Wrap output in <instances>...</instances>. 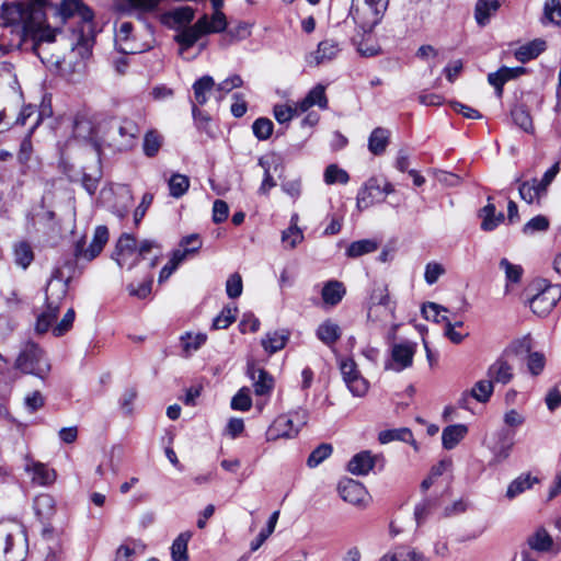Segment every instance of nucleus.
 I'll return each instance as SVG.
<instances>
[{
  "label": "nucleus",
  "instance_id": "nucleus-1",
  "mask_svg": "<svg viewBox=\"0 0 561 561\" xmlns=\"http://www.w3.org/2000/svg\"><path fill=\"white\" fill-rule=\"evenodd\" d=\"M53 11L62 22L72 18L78 19L79 25L73 30L75 43L72 44V49L81 58L89 57L95 38L93 11L81 0H62L59 8L53 9Z\"/></svg>",
  "mask_w": 561,
  "mask_h": 561
},
{
  "label": "nucleus",
  "instance_id": "nucleus-2",
  "mask_svg": "<svg viewBox=\"0 0 561 561\" xmlns=\"http://www.w3.org/2000/svg\"><path fill=\"white\" fill-rule=\"evenodd\" d=\"M0 26H10L20 43L35 51V0H14L0 7Z\"/></svg>",
  "mask_w": 561,
  "mask_h": 561
},
{
  "label": "nucleus",
  "instance_id": "nucleus-3",
  "mask_svg": "<svg viewBox=\"0 0 561 561\" xmlns=\"http://www.w3.org/2000/svg\"><path fill=\"white\" fill-rule=\"evenodd\" d=\"M102 137L100 140L114 151L131 149L137 141L139 128L128 118L110 119L100 126Z\"/></svg>",
  "mask_w": 561,
  "mask_h": 561
},
{
  "label": "nucleus",
  "instance_id": "nucleus-4",
  "mask_svg": "<svg viewBox=\"0 0 561 561\" xmlns=\"http://www.w3.org/2000/svg\"><path fill=\"white\" fill-rule=\"evenodd\" d=\"M27 537L15 523L0 524V561H24L27 554Z\"/></svg>",
  "mask_w": 561,
  "mask_h": 561
},
{
  "label": "nucleus",
  "instance_id": "nucleus-5",
  "mask_svg": "<svg viewBox=\"0 0 561 561\" xmlns=\"http://www.w3.org/2000/svg\"><path fill=\"white\" fill-rule=\"evenodd\" d=\"M60 294L61 295L54 300H50L47 297L45 309L39 316H37V334L45 333L50 330L54 336L59 337L66 334L72 328L76 318V312L72 308L67 310L58 323H55L59 313L60 301L65 295V290L61 289Z\"/></svg>",
  "mask_w": 561,
  "mask_h": 561
},
{
  "label": "nucleus",
  "instance_id": "nucleus-6",
  "mask_svg": "<svg viewBox=\"0 0 561 561\" xmlns=\"http://www.w3.org/2000/svg\"><path fill=\"white\" fill-rule=\"evenodd\" d=\"M389 0H352L350 15L364 32H370L382 19Z\"/></svg>",
  "mask_w": 561,
  "mask_h": 561
},
{
  "label": "nucleus",
  "instance_id": "nucleus-7",
  "mask_svg": "<svg viewBox=\"0 0 561 561\" xmlns=\"http://www.w3.org/2000/svg\"><path fill=\"white\" fill-rule=\"evenodd\" d=\"M394 318L396 302L390 299L387 285H376L370 294L368 319L371 321H388Z\"/></svg>",
  "mask_w": 561,
  "mask_h": 561
},
{
  "label": "nucleus",
  "instance_id": "nucleus-8",
  "mask_svg": "<svg viewBox=\"0 0 561 561\" xmlns=\"http://www.w3.org/2000/svg\"><path fill=\"white\" fill-rule=\"evenodd\" d=\"M539 291L529 299V307L534 313L545 317L556 307L561 299V286L546 284V280L538 283Z\"/></svg>",
  "mask_w": 561,
  "mask_h": 561
},
{
  "label": "nucleus",
  "instance_id": "nucleus-9",
  "mask_svg": "<svg viewBox=\"0 0 561 561\" xmlns=\"http://www.w3.org/2000/svg\"><path fill=\"white\" fill-rule=\"evenodd\" d=\"M340 371L343 381L354 397H364L367 393L369 383L358 370L354 359H342L340 362Z\"/></svg>",
  "mask_w": 561,
  "mask_h": 561
},
{
  "label": "nucleus",
  "instance_id": "nucleus-10",
  "mask_svg": "<svg viewBox=\"0 0 561 561\" xmlns=\"http://www.w3.org/2000/svg\"><path fill=\"white\" fill-rule=\"evenodd\" d=\"M337 491L343 501L365 508L369 504V494L363 483L354 479H343L339 482Z\"/></svg>",
  "mask_w": 561,
  "mask_h": 561
},
{
  "label": "nucleus",
  "instance_id": "nucleus-11",
  "mask_svg": "<svg viewBox=\"0 0 561 561\" xmlns=\"http://www.w3.org/2000/svg\"><path fill=\"white\" fill-rule=\"evenodd\" d=\"M416 344L412 342L397 343L391 348V360L386 363L385 369L397 373L411 367L415 354Z\"/></svg>",
  "mask_w": 561,
  "mask_h": 561
},
{
  "label": "nucleus",
  "instance_id": "nucleus-12",
  "mask_svg": "<svg viewBox=\"0 0 561 561\" xmlns=\"http://www.w3.org/2000/svg\"><path fill=\"white\" fill-rule=\"evenodd\" d=\"M108 236L110 233L106 226H98L94 230L92 241L87 249L83 248L82 241L77 242L75 249L76 257L84 259L87 261L94 260L107 243Z\"/></svg>",
  "mask_w": 561,
  "mask_h": 561
},
{
  "label": "nucleus",
  "instance_id": "nucleus-13",
  "mask_svg": "<svg viewBox=\"0 0 561 561\" xmlns=\"http://www.w3.org/2000/svg\"><path fill=\"white\" fill-rule=\"evenodd\" d=\"M38 551L43 561H58L61 554L60 534L54 528L45 527L42 531Z\"/></svg>",
  "mask_w": 561,
  "mask_h": 561
},
{
  "label": "nucleus",
  "instance_id": "nucleus-14",
  "mask_svg": "<svg viewBox=\"0 0 561 561\" xmlns=\"http://www.w3.org/2000/svg\"><path fill=\"white\" fill-rule=\"evenodd\" d=\"M381 198V180L373 176L368 179L359 188L356 196V205L359 210L366 209L375 203L382 202Z\"/></svg>",
  "mask_w": 561,
  "mask_h": 561
},
{
  "label": "nucleus",
  "instance_id": "nucleus-15",
  "mask_svg": "<svg viewBox=\"0 0 561 561\" xmlns=\"http://www.w3.org/2000/svg\"><path fill=\"white\" fill-rule=\"evenodd\" d=\"M42 208L43 211L37 214V218H39L41 225L43 226V242L48 245H55L61 237V226L56 219L54 210L45 209L44 206Z\"/></svg>",
  "mask_w": 561,
  "mask_h": 561
},
{
  "label": "nucleus",
  "instance_id": "nucleus-16",
  "mask_svg": "<svg viewBox=\"0 0 561 561\" xmlns=\"http://www.w3.org/2000/svg\"><path fill=\"white\" fill-rule=\"evenodd\" d=\"M299 432V426L294 423L290 415H279L266 431V440L274 442L278 438H291Z\"/></svg>",
  "mask_w": 561,
  "mask_h": 561
},
{
  "label": "nucleus",
  "instance_id": "nucleus-17",
  "mask_svg": "<svg viewBox=\"0 0 561 561\" xmlns=\"http://www.w3.org/2000/svg\"><path fill=\"white\" fill-rule=\"evenodd\" d=\"M381 459L380 455H373L369 450H364L351 458L347 470L355 476H366Z\"/></svg>",
  "mask_w": 561,
  "mask_h": 561
},
{
  "label": "nucleus",
  "instance_id": "nucleus-18",
  "mask_svg": "<svg viewBox=\"0 0 561 561\" xmlns=\"http://www.w3.org/2000/svg\"><path fill=\"white\" fill-rule=\"evenodd\" d=\"M312 106H318L321 110L328 108V98L325 95L324 85H314L301 101L297 102V108L301 113L307 112Z\"/></svg>",
  "mask_w": 561,
  "mask_h": 561
},
{
  "label": "nucleus",
  "instance_id": "nucleus-19",
  "mask_svg": "<svg viewBox=\"0 0 561 561\" xmlns=\"http://www.w3.org/2000/svg\"><path fill=\"white\" fill-rule=\"evenodd\" d=\"M248 374L254 382V391L257 396L270 394L274 387V379L267 371L262 368H256L254 365H250Z\"/></svg>",
  "mask_w": 561,
  "mask_h": 561
},
{
  "label": "nucleus",
  "instance_id": "nucleus-20",
  "mask_svg": "<svg viewBox=\"0 0 561 561\" xmlns=\"http://www.w3.org/2000/svg\"><path fill=\"white\" fill-rule=\"evenodd\" d=\"M205 19H198L194 25L184 28L175 36V41L181 45L182 49L192 47L202 36L206 35Z\"/></svg>",
  "mask_w": 561,
  "mask_h": 561
},
{
  "label": "nucleus",
  "instance_id": "nucleus-21",
  "mask_svg": "<svg viewBox=\"0 0 561 561\" xmlns=\"http://www.w3.org/2000/svg\"><path fill=\"white\" fill-rule=\"evenodd\" d=\"M524 71V68L520 67H502L497 71L489 73L488 81L491 85L495 88V93L497 98H501L503 94V85L505 84V82L518 77Z\"/></svg>",
  "mask_w": 561,
  "mask_h": 561
},
{
  "label": "nucleus",
  "instance_id": "nucleus-22",
  "mask_svg": "<svg viewBox=\"0 0 561 561\" xmlns=\"http://www.w3.org/2000/svg\"><path fill=\"white\" fill-rule=\"evenodd\" d=\"M500 8V0H477L474 5V20L477 24L481 27L486 26Z\"/></svg>",
  "mask_w": 561,
  "mask_h": 561
},
{
  "label": "nucleus",
  "instance_id": "nucleus-23",
  "mask_svg": "<svg viewBox=\"0 0 561 561\" xmlns=\"http://www.w3.org/2000/svg\"><path fill=\"white\" fill-rule=\"evenodd\" d=\"M488 377L492 382L507 385L514 377L513 367L505 359V356L497 358L488 369Z\"/></svg>",
  "mask_w": 561,
  "mask_h": 561
},
{
  "label": "nucleus",
  "instance_id": "nucleus-24",
  "mask_svg": "<svg viewBox=\"0 0 561 561\" xmlns=\"http://www.w3.org/2000/svg\"><path fill=\"white\" fill-rule=\"evenodd\" d=\"M194 101L196 105H204L209 99L210 94L216 95V87L213 77L203 76L197 79L193 84Z\"/></svg>",
  "mask_w": 561,
  "mask_h": 561
},
{
  "label": "nucleus",
  "instance_id": "nucleus-25",
  "mask_svg": "<svg viewBox=\"0 0 561 561\" xmlns=\"http://www.w3.org/2000/svg\"><path fill=\"white\" fill-rule=\"evenodd\" d=\"M479 217L481 218V229L484 231L494 230L504 220V214L496 213L495 205L490 196L488 197V204L480 209Z\"/></svg>",
  "mask_w": 561,
  "mask_h": 561
},
{
  "label": "nucleus",
  "instance_id": "nucleus-26",
  "mask_svg": "<svg viewBox=\"0 0 561 561\" xmlns=\"http://www.w3.org/2000/svg\"><path fill=\"white\" fill-rule=\"evenodd\" d=\"M342 330L337 323L328 319L319 324L316 336L327 346H333L341 337Z\"/></svg>",
  "mask_w": 561,
  "mask_h": 561
},
{
  "label": "nucleus",
  "instance_id": "nucleus-27",
  "mask_svg": "<svg viewBox=\"0 0 561 561\" xmlns=\"http://www.w3.org/2000/svg\"><path fill=\"white\" fill-rule=\"evenodd\" d=\"M379 561H425V556L414 548L400 546L383 554Z\"/></svg>",
  "mask_w": 561,
  "mask_h": 561
},
{
  "label": "nucleus",
  "instance_id": "nucleus-28",
  "mask_svg": "<svg viewBox=\"0 0 561 561\" xmlns=\"http://www.w3.org/2000/svg\"><path fill=\"white\" fill-rule=\"evenodd\" d=\"M527 545L530 550L537 552H548L554 547L552 537L543 527H539L534 534L528 536Z\"/></svg>",
  "mask_w": 561,
  "mask_h": 561
},
{
  "label": "nucleus",
  "instance_id": "nucleus-29",
  "mask_svg": "<svg viewBox=\"0 0 561 561\" xmlns=\"http://www.w3.org/2000/svg\"><path fill=\"white\" fill-rule=\"evenodd\" d=\"M468 427L465 424H454L445 427L442 433V443L445 449L455 448L467 435Z\"/></svg>",
  "mask_w": 561,
  "mask_h": 561
},
{
  "label": "nucleus",
  "instance_id": "nucleus-30",
  "mask_svg": "<svg viewBox=\"0 0 561 561\" xmlns=\"http://www.w3.org/2000/svg\"><path fill=\"white\" fill-rule=\"evenodd\" d=\"M346 289L339 280H329L324 284L321 296L323 302L330 306L337 305L344 297Z\"/></svg>",
  "mask_w": 561,
  "mask_h": 561
},
{
  "label": "nucleus",
  "instance_id": "nucleus-31",
  "mask_svg": "<svg viewBox=\"0 0 561 561\" xmlns=\"http://www.w3.org/2000/svg\"><path fill=\"white\" fill-rule=\"evenodd\" d=\"M73 135L77 138L96 140L93 123L85 113H78L75 116Z\"/></svg>",
  "mask_w": 561,
  "mask_h": 561
},
{
  "label": "nucleus",
  "instance_id": "nucleus-32",
  "mask_svg": "<svg viewBox=\"0 0 561 561\" xmlns=\"http://www.w3.org/2000/svg\"><path fill=\"white\" fill-rule=\"evenodd\" d=\"M546 49V42L543 39H534L515 51V57L520 62H527L538 57Z\"/></svg>",
  "mask_w": 561,
  "mask_h": 561
},
{
  "label": "nucleus",
  "instance_id": "nucleus-33",
  "mask_svg": "<svg viewBox=\"0 0 561 561\" xmlns=\"http://www.w3.org/2000/svg\"><path fill=\"white\" fill-rule=\"evenodd\" d=\"M390 133L382 127L375 128L368 139V149L371 153L379 156L385 152L389 144Z\"/></svg>",
  "mask_w": 561,
  "mask_h": 561
},
{
  "label": "nucleus",
  "instance_id": "nucleus-34",
  "mask_svg": "<svg viewBox=\"0 0 561 561\" xmlns=\"http://www.w3.org/2000/svg\"><path fill=\"white\" fill-rule=\"evenodd\" d=\"M288 339L289 333L285 330L270 332L262 340V346L270 354H274L285 347Z\"/></svg>",
  "mask_w": 561,
  "mask_h": 561
},
{
  "label": "nucleus",
  "instance_id": "nucleus-35",
  "mask_svg": "<svg viewBox=\"0 0 561 561\" xmlns=\"http://www.w3.org/2000/svg\"><path fill=\"white\" fill-rule=\"evenodd\" d=\"M340 50V44L334 39H324L320 42L314 53L316 64L319 65L324 61L332 60L337 56Z\"/></svg>",
  "mask_w": 561,
  "mask_h": 561
},
{
  "label": "nucleus",
  "instance_id": "nucleus-36",
  "mask_svg": "<svg viewBox=\"0 0 561 561\" xmlns=\"http://www.w3.org/2000/svg\"><path fill=\"white\" fill-rule=\"evenodd\" d=\"M137 254L139 259H149V267L153 268L157 265L159 257L161 256V251L156 241L146 239L142 240L137 248Z\"/></svg>",
  "mask_w": 561,
  "mask_h": 561
},
{
  "label": "nucleus",
  "instance_id": "nucleus-37",
  "mask_svg": "<svg viewBox=\"0 0 561 561\" xmlns=\"http://www.w3.org/2000/svg\"><path fill=\"white\" fill-rule=\"evenodd\" d=\"M536 482H538L536 477H531L529 473L522 474L510 483L506 491V496L512 500L526 490L530 489Z\"/></svg>",
  "mask_w": 561,
  "mask_h": 561
},
{
  "label": "nucleus",
  "instance_id": "nucleus-38",
  "mask_svg": "<svg viewBox=\"0 0 561 561\" xmlns=\"http://www.w3.org/2000/svg\"><path fill=\"white\" fill-rule=\"evenodd\" d=\"M542 24L561 25V1L560 0H545L543 14L541 19Z\"/></svg>",
  "mask_w": 561,
  "mask_h": 561
},
{
  "label": "nucleus",
  "instance_id": "nucleus-39",
  "mask_svg": "<svg viewBox=\"0 0 561 561\" xmlns=\"http://www.w3.org/2000/svg\"><path fill=\"white\" fill-rule=\"evenodd\" d=\"M378 440L380 444H388L393 440L414 444L413 434L407 427L381 431L378 435Z\"/></svg>",
  "mask_w": 561,
  "mask_h": 561
},
{
  "label": "nucleus",
  "instance_id": "nucleus-40",
  "mask_svg": "<svg viewBox=\"0 0 561 561\" xmlns=\"http://www.w3.org/2000/svg\"><path fill=\"white\" fill-rule=\"evenodd\" d=\"M378 249V242L373 239H363L352 242L347 250L346 255L348 257H359L364 254L375 252Z\"/></svg>",
  "mask_w": 561,
  "mask_h": 561
},
{
  "label": "nucleus",
  "instance_id": "nucleus-41",
  "mask_svg": "<svg viewBox=\"0 0 561 561\" xmlns=\"http://www.w3.org/2000/svg\"><path fill=\"white\" fill-rule=\"evenodd\" d=\"M191 536V533H182L174 539L171 546V556L173 561H188L187 543Z\"/></svg>",
  "mask_w": 561,
  "mask_h": 561
},
{
  "label": "nucleus",
  "instance_id": "nucleus-42",
  "mask_svg": "<svg viewBox=\"0 0 561 561\" xmlns=\"http://www.w3.org/2000/svg\"><path fill=\"white\" fill-rule=\"evenodd\" d=\"M511 115L515 125L526 133H534L533 118L524 105H516L511 111Z\"/></svg>",
  "mask_w": 561,
  "mask_h": 561
},
{
  "label": "nucleus",
  "instance_id": "nucleus-43",
  "mask_svg": "<svg viewBox=\"0 0 561 561\" xmlns=\"http://www.w3.org/2000/svg\"><path fill=\"white\" fill-rule=\"evenodd\" d=\"M447 308L436 304V302H426L422 307V314L426 320H432L436 323L444 322L445 324L449 319L445 314L447 312Z\"/></svg>",
  "mask_w": 561,
  "mask_h": 561
},
{
  "label": "nucleus",
  "instance_id": "nucleus-44",
  "mask_svg": "<svg viewBox=\"0 0 561 561\" xmlns=\"http://www.w3.org/2000/svg\"><path fill=\"white\" fill-rule=\"evenodd\" d=\"M15 263L22 268L30 266L34 259L33 250L26 241H20L14 245Z\"/></svg>",
  "mask_w": 561,
  "mask_h": 561
},
{
  "label": "nucleus",
  "instance_id": "nucleus-45",
  "mask_svg": "<svg viewBox=\"0 0 561 561\" xmlns=\"http://www.w3.org/2000/svg\"><path fill=\"white\" fill-rule=\"evenodd\" d=\"M206 340H207V336L204 333H197V334L186 333L185 335H182L181 336V345H182L185 356H190L192 353L199 350L201 346L203 344H205Z\"/></svg>",
  "mask_w": 561,
  "mask_h": 561
},
{
  "label": "nucleus",
  "instance_id": "nucleus-46",
  "mask_svg": "<svg viewBox=\"0 0 561 561\" xmlns=\"http://www.w3.org/2000/svg\"><path fill=\"white\" fill-rule=\"evenodd\" d=\"M49 119L48 127L55 128L59 124L58 118L53 117V106H51V95L45 93L42 98L39 107H38V118H37V126L39 123L44 119Z\"/></svg>",
  "mask_w": 561,
  "mask_h": 561
},
{
  "label": "nucleus",
  "instance_id": "nucleus-47",
  "mask_svg": "<svg viewBox=\"0 0 561 561\" xmlns=\"http://www.w3.org/2000/svg\"><path fill=\"white\" fill-rule=\"evenodd\" d=\"M279 517V511H275L268 518L267 525L265 528H263L256 538L252 540L251 542V550L256 551L265 541L266 539L274 533L277 520Z\"/></svg>",
  "mask_w": 561,
  "mask_h": 561
},
{
  "label": "nucleus",
  "instance_id": "nucleus-48",
  "mask_svg": "<svg viewBox=\"0 0 561 561\" xmlns=\"http://www.w3.org/2000/svg\"><path fill=\"white\" fill-rule=\"evenodd\" d=\"M513 440L512 438L507 437L506 434L502 433V438L500 442L493 447V459L492 461L494 463H500L507 459L511 455V450L513 448Z\"/></svg>",
  "mask_w": 561,
  "mask_h": 561
},
{
  "label": "nucleus",
  "instance_id": "nucleus-49",
  "mask_svg": "<svg viewBox=\"0 0 561 561\" xmlns=\"http://www.w3.org/2000/svg\"><path fill=\"white\" fill-rule=\"evenodd\" d=\"M168 185L170 195L172 197L179 198L187 192L190 187V180L186 175L175 173L169 180Z\"/></svg>",
  "mask_w": 561,
  "mask_h": 561
},
{
  "label": "nucleus",
  "instance_id": "nucleus-50",
  "mask_svg": "<svg viewBox=\"0 0 561 561\" xmlns=\"http://www.w3.org/2000/svg\"><path fill=\"white\" fill-rule=\"evenodd\" d=\"M199 19L206 20V24L204 27L206 34L219 33L227 28V20L224 12H214L210 18L207 14H204Z\"/></svg>",
  "mask_w": 561,
  "mask_h": 561
},
{
  "label": "nucleus",
  "instance_id": "nucleus-51",
  "mask_svg": "<svg viewBox=\"0 0 561 561\" xmlns=\"http://www.w3.org/2000/svg\"><path fill=\"white\" fill-rule=\"evenodd\" d=\"M324 182L328 185L335 183L346 184L350 181L348 173L336 164H330L324 171Z\"/></svg>",
  "mask_w": 561,
  "mask_h": 561
},
{
  "label": "nucleus",
  "instance_id": "nucleus-52",
  "mask_svg": "<svg viewBox=\"0 0 561 561\" xmlns=\"http://www.w3.org/2000/svg\"><path fill=\"white\" fill-rule=\"evenodd\" d=\"M184 260L185 252H182L181 250L173 251L172 257L160 271L159 283L165 282Z\"/></svg>",
  "mask_w": 561,
  "mask_h": 561
},
{
  "label": "nucleus",
  "instance_id": "nucleus-53",
  "mask_svg": "<svg viewBox=\"0 0 561 561\" xmlns=\"http://www.w3.org/2000/svg\"><path fill=\"white\" fill-rule=\"evenodd\" d=\"M493 382L489 378L488 380H479L471 389V396L479 402L485 403L489 401L493 393Z\"/></svg>",
  "mask_w": 561,
  "mask_h": 561
},
{
  "label": "nucleus",
  "instance_id": "nucleus-54",
  "mask_svg": "<svg viewBox=\"0 0 561 561\" xmlns=\"http://www.w3.org/2000/svg\"><path fill=\"white\" fill-rule=\"evenodd\" d=\"M333 451L331 444H320L312 453L309 455L307 459V466L310 468L318 467L321 462H323L327 458L331 456Z\"/></svg>",
  "mask_w": 561,
  "mask_h": 561
},
{
  "label": "nucleus",
  "instance_id": "nucleus-55",
  "mask_svg": "<svg viewBox=\"0 0 561 561\" xmlns=\"http://www.w3.org/2000/svg\"><path fill=\"white\" fill-rule=\"evenodd\" d=\"M243 84V80L239 75H233L218 84L216 87V99L220 102L225 95L230 92L232 89L240 88Z\"/></svg>",
  "mask_w": 561,
  "mask_h": 561
},
{
  "label": "nucleus",
  "instance_id": "nucleus-56",
  "mask_svg": "<svg viewBox=\"0 0 561 561\" xmlns=\"http://www.w3.org/2000/svg\"><path fill=\"white\" fill-rule=\"evenodd\" d=\"M162 145V137L156 130H149L144 137V152L147 157H154Z\"/></svg>",
  "mask_w": 561,
  "mask_h": 561
},
{
  "label": "nucleus",
  "instance_id": "nucleus-57",
  "mask_svg": "<svg viewBox=\"0 0 561 561\" xmlns=\"http://www.w3.org/2000/svg\"><path fill=\"white\" fill-rule=\"evenodd\" d=\"M531 337L526 335L522 339L514 341L504 352V356L516 355V356H527L531 352Z\"/></svg>",
  "mask_w": 561,
  "mask_h": 561
},
{
  "label": "nucleus",
  "instance_id": "nucleus-58",
  "mask_svg": "<svg viewBox=\"0 0 561 561\" xmlns=\"http://www.w3.org/2000/svg\"><path fill=\"white\" fill-rule=\"evenodd\" d=\"M238 308L237 307H225L221 312L214 319L213 329L220 330L227 329L237 317Z\"/></svg>",
  "mask_w": 561,
  "mask_h": 561
},
{
  "label": "nucleus",
  "instance_id": "nucleus-59",
  "mask_svg": "<svg viewBox=\"0 0 561 561\" xmlns=\"http://www.w3.org/2000/svg\"><path fill=\"white\" fill-rule=\"evenodd\" d=\"M304 240V232L299 227H288L282 232V242L286 249H295Z\"/></svg>",
  "mask_w": 561,
  "mask_h": 561
},
{
  "label": "nucleus",
  "instance_id": "nucleus-60",
  "mask_svg": "<svg viewBox=\"0 0 561 561\" xmlns=\"http://www.w3.org/2000/svg\"><path fill=\"white\" fill-rule=\"evenodd\" d=\"M273 127H274V125L271 119L265 118V117H260L254 121V123L252 125V130H253L254 136L259 140H266L271 137V135L273 133Z\"/></svg>",
  "mask_w": 561,
  "mask_h": 561
},
{
  "label": "nucleus",
  "instance_id": "nucleus-61",
  "mask_svg": "<svg viewBox=\"0 0 561 561\" xmlns=\"http://www.w3.org/2000/svg\"><path fill=\"white\" fill-rule=\"evenodd\" d=\"M112 257L121 268L127 270H131L139 261L137 251H114Z\"/></svg>",
  "mask_w": 561,
  "mask_h": 561
},
{
  "label": "nucleus",
  "instance_id": "nucleus-62",
  "mask_svg": "<svg viewBox=\"0 0 561 561\" xmlns=\"http://www.w3.org/2000/svg\"><path fill=\"white\" fill-rule=\"evenodd\" d=\"M35 130V125H33L26 136L23 138L20 145V150L18 153V159L21 164H26L33 153V140H32V134Z\"/></svg>",
  "mask_w": 561,
  "mask_h": 561
},
{
  "label": "nucleus",
  "instance_id": "nucleus-63",
  "mask_svg": "<svg viewBox=\"0 0 561 561\" xmlns=\"http://www.w3.org/2000/svg\"><path fill=\"white\" fill-rule=\"evenodd\" d=\"M56 501L49 494L37 495V516L50 517L54 515Z\"/></svg>",
  "mask_w": 561,
  "mask_h": 561
},
{
  "label": "nucleus",
  "instance_id": "nucleus-64",
  "mask_svg": "<svg viewBox=\"0 0 561 561\" xmlns=\"http://www.w3.org/2000/svg\"><path fill=\"white\" fill-rule=\"evenodd\" d=\"M243 290L242 277L239 273L231 274L226 282V293L231 299H236L241 296Z\"/></svg>",
  "mask_w": 561,
  "mask_h": 561
}]
</instances>
